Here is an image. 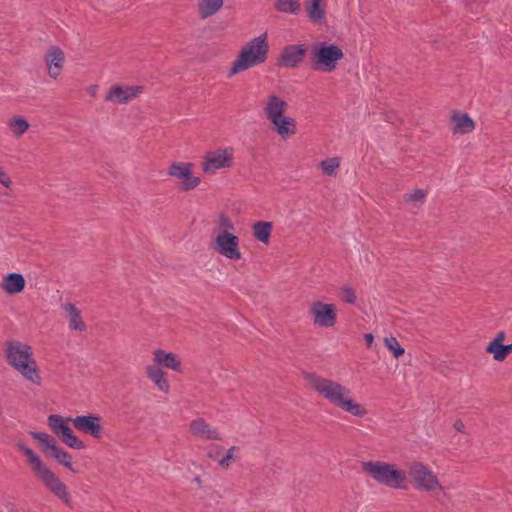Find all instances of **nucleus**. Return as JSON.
<instances>
[{"instance_id": "11", "label": "nucleus", "mask_w": 512, "mask_h": 512, "mask_svg": "<svg viewBox=\"0 0 512 512\" xmlns=\"http://www.w3.org/2000/svg\"><path fill=\"white\" fill-rule=\"evenodd\" d=\"M308 47L306 44L286 45L282 48L277 65L280 67L297 68L303 62Z\"/></svg>"}, {"instance_id": "9", "label": "nucleus", "mask_w": 512, "mask_h": 512, "mask_svg": "<svg viewBox=\"0 0 512 512\" xmlns=\"http://www.w3.org/2000/svg\"><path fill=\"white\" fill-rule=\"evenodd\" d=\"M309 314L314 325L318 327L330 328L337 322V309L334 304L315 301L310 306Z\"/></svg>"}, {"instance_id": "20", "label": "nucleus", "mask_w": 512, "mask_h": 512, "mask_svg": "<svg viewBox=\"0 0 512 512\" xmlns=\"http://www.w3.org/2000/svg\"><path fill=\"white\" fill-rule=\"evenodd\" d=\"M64 311L69 319V328L79 332L86 331L87 326L82 320L81 311L71 302H67L63 306Z\"/></svg>"}, {"instance_id": "43", "label": "nucleus", "mask_w": 512, "mask_h": 512, "mask_svg": "<svg viewBox=\"0 0 512 512\" xmlns=\"http://www.w3.org/2000/svg\"><path fill=\"white\" fill-rule=\"evenodd\" d=\"M364 340L366 342V346L368 348H371L372 344H373V341H374V336L373 334L371 333H365L364 334Z\"/></svg>"}, {"instance_id": "39", "label": "nucleus", "mask_w": 512, "mask_h": 512, "mask_svg": "<svg viewBox=\"0 0 512 512\" xmlns=\"http://www.w3.org/2000/svg\"><path fill=\"white\" fill-rule=\"evenodd\" d=\"M426 197V192L423 189H415L412 193L406 196V201H422Z\"/></svg>"}, {"instance_id": "40", "label": "nucleus", "mask_w": 512, "mask_h": 512, "mask_svg": "<svg viewBox=\"0 0 512 512\" xmlns=\"http://www.w3.org/2000/svg\"><path fill=\"white\" fill-rule=\"evenodd\" d=\"M219 224L220 227L224 229L223 231L229 232V230H234L232 221L224 213H221L219 216Z\"/></svg>"}, {"instance_id": "36", "label": "nucleus", "mask_w": 512, "mask_h": 512, "mask_svg": "<svg viewBox=\"0 0 512 512\" xmlns=\"http://www.w3.org/2000/svg\"><path fill=\"white\" fill-rule=\"evenodd\" d=\"M506 334L504 331H499L496 336L488 343V345L485 348V352H489L492 349L496 348L497 346H500L504 344Z\"/></svg>"}, {"instance_id": "21", "label": "nucleus", "mask_w": 512, "mask_h": 512, "mask_svg": "<svg viewBox=\"0 0 512 512\" xmlns=\"http://www.w3.org/2000/svg\"><path fill=\"white\" fill-rule=\"evenodd\" d=\"M324 0H305V7L309 20L314 24H322L325 21Z\"/></svg>"}, {"instance_id": "26", "label": "nucleus", "mask_w": 512, "mask_h": 512, "mask_svg": "<svg viewBox=\"0 0 512 512\" xmlns=\"http://www.w3.org/2000/svg\"><path fill=\"white\" fill-rule=\"evenodd\" d=\"M223 6V0H200L199 1V13L202 19H206Z\"/></svg>"}, {"instance_id": "18", "label": "nucleus", "mask_w": 512, "mask_h": 512, "mask_svg": "<svg viewBox=\"0 0 512 512\" xmlns=\"http://www.w3.org/2000/svg\"><path fill=\"white\" fill-rule=\"evenodd\" d=\"M154 361L165 368H169L177 372L181 371V361L174 353L157 349L154 352Z\"/></svg>"}, {"instance_id": "35", "label": "nucleus", "mask_w": 512, "mask_h": 512, "mask_svg": "<svg viewBox=\"0 0 512 512\" xmlns=\"http://www.w3.org/2000/svg\"><path fill=\"white\" fill-rule=\"evenodd\" d=\"M207 427L208 425L203 418H197L190 424V428L196 436H203Z\"/></svg>"}, {"instance_id": "38", "label": "nucleus", "mask_w": 512, "mask_h": 512, "mask_svg": "<svg viewBox=\"0 0 512 512\" xmlns=\"http://www.w3.org/2000/svg\"><path fill=\"white\" fill-rule=\"evenodd\" d=\"M239 447L232 446L228 449L226 455L219 461V465L223 468H227L231 460L234 459L233 452L238 451Z\"/></svg>"}, {"instance_id": "27", "label": "nucleus", "mask_w": 512, "mask_h": 512, "mask_svg": "<svg viewBox=\"0 0 512 512\" xmlns=\"http://www.w3.org/2000/svg\"><path fill=\"white\" fill-rule=\"evenodd\" d=\"M274 8L281 13L297 15L300 12V0H275Z\"/></svg>"}, {"instance_id": "14", "label": "nucleus", "mask_w": 512, "mask_h": 512, "mask_svg": "<svg viewBox=\"0 0 512 512\" xmlns=\"http://www.w3.org/2000/svg\"><path fill=\"white\" fill-rule=\"evenodd\" d=\"M143 90L141 86H120L114 85L107 93L105 100L119 104L128 103L131 99L137 97Z\"/></svg>"}, {"instance_id": "29", "label": "nucleus", "mask_w": 512, "mask_h": 512, "mask_svg": "<svg viewBox=\"0 0 512 512\" xmlns=\"http://www.w3.org/2000/svg\"><path fill=\"white\" fill-rule=\"evenodd\" d=\"M51 456L61 465L69 469L70 471L77 473L78 471L74 469L72 465V457L71 455L65 451L62 447L58 445L54 452L51 453Z\"/></svg>"}, {"instance_id": "12", "label": "nucleus", "mask_w": 512, "mask_h": 512, "mask_svg": "<svg viewBox=\"0 0 512 512\" xmlns=\"http://www.w3.org/2000/svg\"><path fill=\"white\" fill-rule=\"evenodd\" d=\"M73 423V426L93 438L99 439L102 435L101 416L97 414L89 413L87 415H80L74 418L69 417L67 419Z\"/></svg>"}, {"instance_id": "41", "label": "nucleus", "mask_w": 512, "mask_h": 512, "mask_svg": "<svg viewBox=\"0 0 512 512\" xmlns=\"http://www.w3.org/2000/svg\"><path fill=\"white\" fill-rule=\"evenodd\" d=\"M206 439L209 440H220V435L216 429H210L209 426L206 428V431L203 435Z\"/></svg>"}, {"instance_id": "13", "label": "nucleus", "mask_w": 512, "mask_h": 512, "mask_svg": "<svg viewBox=\"0 0 512 512\" xmlns=\"http://www.w3.org/2000/svg\"><path fill=\"white\" fill-rule=\"evenodd\" d=\"M233 149H217L207 154L203 162V171L206 173L214 172L221 168H228L233 163Z\"/></svg>"}, {"instance_id": "30", "label": "nucleus", "mask_w": 512, "mask_h": 512, "mask_svg": "<svg viewBox=\"0 0 512 512\" xmlns=\"http://www.w3.org/2000/svg\"><path fill=\"white\" fill-rule=\"evenodd\" d=\"M60 440L69 446L70 448L81 450L85 448V444L81 441L73 432L72 428H68V430L62 435Z\"/></svg>"}, {"instance_id": "33", "label": "nucleus", "mask_w": 512, "mask_h": 512, "mask_svg": "<svg viewBox=\"0 0 512 512\" xmlns=\"http://www.w3.org/2000/svg\"><path fill=\"white\" fill-rule=\"evenodd\" d=\"M487 353L492 354L494 360L502 362L512 353V343L506 345L502 344Z\"/></svg>"}, {"instance_id": "16", "label": "nucleus", "mask_w": 512, "mask_h": 512, "mask_svg": "<svg viewBox=\"0 0 512 512\" xmlns=\"http://www.w3.org/2000/svg\"><path fill=\"white\" fill-rule=\"evenodd\" d=\"M2 288L9 295H16L24 291L26 280L20 273H8L2 280Z\"/></svg>"}, {"instance_id": "32", "label": "nucleus", "mask_w": 512, "mask_h": 512, "mask_svg": "<svg viewBox=\"0 0 512 512\" xmlns=\"http://www.w3.org/2000/svg\"><path fill=\"white\" fill-rule=\"evenodd\" d=\"M384 344L396 359L400 358L405 353L404 348L395 337L384 338Z\"/></svg>"}, {"instance_id": "1", "label": "nucleus", "mask_w": 512, "mask_h": 512, "mask_svg": "<svg viewBox=\"0 0 512 512\" xmlns=\"http://www.w3.org/2000/svg\"><path fill=\"white\" fill-rule=\"evenodd\" d=\"M306 379L312 388L333 405L357 417H364L367 410L350 397V390L338 382L307 374Z\"/></svg>"}, {"instance_id": "3", "label": "nucleus", "mask_w": 512, "mask_h": 512, "mask_svg": "<svg viewBox=\"0 0 512 512\" xmlns=\"http://www.w3.org/2000/svg\"><path fill=\"white\" fill-rule=\"evenodd\" d=\"M362 469L377 483L393 489H408V477L404 470L396 464L383 461H367L362 463Z\"/></svg>"}, {"instance_id": "34", "label": "nucleus", "mask_w": 512, "mask_h": 512, "mask_svg": "<svg viewBox=\"0 0 512 512\" xmlns=\"http://www.w3.org/2000/svg\"><path fill=\"white\" fill-rule=\"evenodd\" d=\"M321 169L324 174L332 176L335 174L336 169L339 167V159L338 158H329L323 160L320 163Z\"/></svg>"}, {"instance_id": "4", "label": "nucleus", "mask_w": 512, "mask_h": 512, "mask_svg": "<svg viewBox=\"0 0 512 512\" xmlns=\"http://www.w3.org/2000/svg\"><path fill=\"white\" fill-rule=\"evenodd\" d=\"M268 51L269 45L266 33L253 38L241 49L239 55L230 68L228 77H232L237 73L264 63L267 59Z\"/></svg>"}, {"instance_id": "7", "label": "nucleus", "mask_w": 512, "mask_h": 512, "mask_svg": "<svg viewBox=\"0 0 512 512\" xmlns=\"http://www.w3.org/2000/svg\"><path fill=\"white\" fill-rule=\"evenodd\" d=\"M409 476L416 490L432 492L436 489L443 490L437 476L433 471L422 462L412 461L407 465Z\"/></svg>"}, {"instance_id": "44", "label": "nucleus", "mask_w": 512, "mask_h": 512, "mask_svg": "<svg viewBox=\"0 0 512 512\" xmlns=\"http://www.w3.org/2000/svg\"><path fill=\"white\" fill-rule=\"evenodd\" d=\"M464 427H465V425L462 422V420H456L455 421V423H454L455 430H457L458 432H463Z\"/></svg>"}, {"instance_id": "17", "label": "nucleus", "mask_w": 512, "mask_h": 512, "mask_svg": "<svg viewBox=\"0 0 512 512\" xmlns=\"http://www.w3.org/2000/svg\"><path fill=\"white\" fill-rule=\"evenodd\" d=\"M451 120L454 123V133L467 134L475 128L474 120L467 113H460L454 110Z\"/></svg>"}, {"instance_id": "37", "label": "nucleus", "mask_w": 512, "mask_h": 512, "mask_svg": "<svg viewBox=\"0 0 512 512\" xmlns=\"http://www.w3.org/2000/svg\"><path fill=\"white\" fill-rule=\"evenodd\" d=\"M341 298L348 304H354L356 302V294L353 288L346 286L342 288Z\"/></svg>"}, {"instance_id": "10", "label": "nucleus", "mask_w": 512, "mask_h": 512, "mask_svg": "<svg viewBox=\"0 0 512 512\" xmlns=\"http://www.w3.org/2000/svg\"><path fill=\"white\" fill-rule=\"evenodd\" d=\"M192 163L173 162L168 170V175L176 177L181 182V190L190 191L200 184V178L192 175Z\"/></svg>"}, {"instance_id": "25", "label": "nucleus", "mask_w": 512, "mask_h": 512, "mask_svg": "<svg viewBox=\"0 0 512 512\" xmlns=\"http://www.w3.org/2000/svg\"><path fill=\"white\" fill-rule=\"evenodd\" d=\"M30 435L33 437V439L40 442L41 449L45 453L50 452L51 454L58 447L55 438L50 434L45 432L31 431Z\"/></svg>"}, {"instance_id": "6", "label": "nucleus", "mask_w": 512, "mask_h": 512, "mask_svg": "<svg viewBox=\"0 0 512 512\" xmlns=\"http://www.w3.org/2000/svg\"><path fill=\"white\" fill-rule=\"evenodd\" d=\"M343 57L342 49L334 43L317 41L311 46L310 62L314 71L333 72Z\"/></svg>"}, {"instance_id": "19", "label": "nucleus", "mask_w": 512, "mask_h": 512, "mask_svg": "<svg viewBox=\"0 0 512 512\" xmlns=\"http://www.w3.org/2000/svg\"><path fill=\"white\" fill-rule=\"evenodd\" d=\"M288 104L276 95H270L265 108L266 117L270 120H277L282 117L286 111Z\"/></svg>"}, {"instance_id": "2", "label": "nucleus", "mask_w": 512, "mask_h": 512, "mask_svg": "<svg viewBox=\"0 0 512 512\" xmlns=\"http://www.w3.org/2000/svg\"><path fill=\"white\" fill-rule=\"evenodd\" d=\"M16 448L27 457L32 471L42 484L66 505H70L71 496L66 485L43 463L41 458L22 441L16 443Z\"/></svg>"}, {"instance_id": "28", "label": "nucleus", "mask_w": 512, "mask_h": 512, "mask_svg": "<svg viewBox=\"0 0 512 512\" xmlns=\"http://www.w3.org/2000/svg\"><path fill=\"white\" fill-rule=\"evenodd\" d=\"M48 425L59 438H61L68 428H70L67 421L57 414H51L48 416Z\"/></svg>"}, {"instance_id": "8", "label": "nucleus", "mask_w": 512, "mask_h": 512, "mask_svg": "<svg viewBox=\"0 0 512 512\" xmlns=\"http://www.w3.org/2000/svg\"><path fill=\"white\" fill-rule=\"evenodd\" d=\"M212 248L227 259L239 260L242 258L239 250V238L230 232H220L216 236Z\"/></svg>"}, {"instance_id": "22", "label": "nucleus", "mask_w": 512, "mask_h": 512, "mask_svg": "<svg viewBox=\"0 0 512 512\" xmlns=\"http://www.w3.org/2000/svg\"><path fill=\"white\" fill-rule=\"evenodd\" d=\"M271 123L274 125L275 130L282 138L295 134L296 132V121L293 118L283 115L277 120L271 121Z\"/></svg>"}, {"instance_id": "23", "label": "nucleus", "mask_w": 512, "mask_h": 512, "mask_svg": "<svg viewBox=\"0 0 512 512\" xmlns=\"http://www.w3.org/2000/svg\"><path fill=\"white\" fill-rule=\"evenodd\" d=\"M148 377L154 382V384L163 392L169 391V383L166 379L165 372L158 366H148L146 368Z\"/></svg>"}, {"instance_id": "45", "label": "nucleus", "mask_w": 512, "mask_h": 512, "mask_svg": "<svg viewBox=\"0 0 512 512\" xmlns=\"http://www.w3.org/2000/svg\"><path fill=\"white\" fill-rule=\"evenodd\" d=\"M194 481H195L197 484H199V485H201V483H202V481H201V477H200L199 475H197V476L194 478Z\"/></svg>"}, {"instance_id": "15", "label": "nucleus", "mask_w": 512, "mask_h": 512, "mask_svg": "<svg viewBox=\"0 0 512 512\" xmlns=\"http://www.w3.org/2000/svg\"><path fill=\"white\" fill-rule=\"evenodd\" d=\"M45 62L49 76L55 79L59 76L63 68L65 54L60 47L54 45L50 46L45 54Z\"/></svg>"}, {"instance_id": "42", "label": "nucleus", "mask_w": 512, "mask_h": 512, "mask_svg": "<svg viewBox=\"0 0 512 512\" xmlns=\"http://www.w3.org/2000/svg\"><path fill=\"white\" fill-rule=\"evenodd\" d=\"M0 184L4 185L5 187H9L11 184L10 177L3 171V169L0 167Z\"/></svg>"}, {"instance_id": "5", "label": "nucleus", "mask_w": 512, "mask_h": 512, "mask_svg": "<svg viewBox=\"0 0 512 512\" xmlns=\"http://www.w3.org/2000/svg\"><path fill=\"white\" fill-rule=\"evenodd\" d=\"M8 363L17 369L26 379L40 384L41 377L35 360L32 359L31 347L19 341L9 343L7 349Z\"/></svg>"}, {"instance_id": "31", "label": "nucleus", "mask_w": 512, "mask_h": 512, "mask_svg": "<svg viewBox=\"0 0 512 512\" xmlns=\"http://www.w3.org/2000/svg\"><path fill=\"white\" fill-rule=\"evenodd\" d=\"M10 128L16 136L23 135L29 129L28 121L21 116H13L9 123Z\"/></svg>"}, {"instance_id": "24", "label": "nucleus", "mask_w": 512, "mask_h": 512, "mask_svg": "<svg viewBox=\"0 0 512 512\" xmlns=\"http://www.w3.org/2000/svg\"><path fill=\"white\" fill-rule=\"evenodd\" d=\"M272 223L268 221H258L253 224V236L256 240L268 244L271 238Z\"/></svg>"}]
</instances>
